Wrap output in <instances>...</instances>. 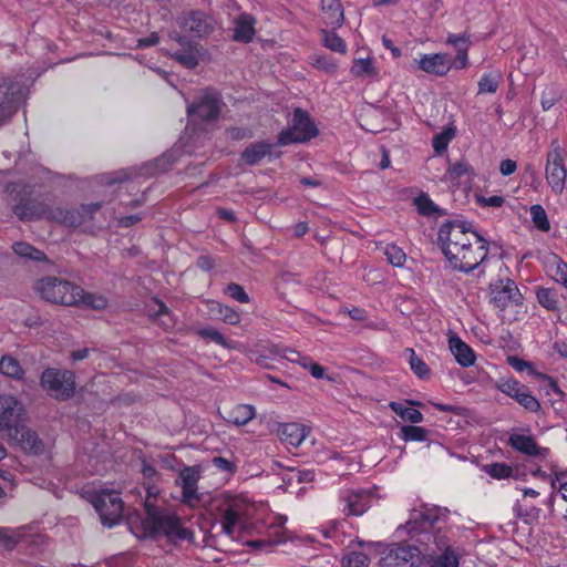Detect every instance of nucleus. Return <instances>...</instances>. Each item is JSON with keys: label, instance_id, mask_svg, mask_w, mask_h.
I'll return each mask as SVG.
<instances>
[{"label": "nucleus", "instance_id": "nucleus-1", "mask_svg": "<svg viewBox=\"0 0 567 567\" xmlns=\"http://www.w3.org/2000/svg\"><path fill=\"white\" fill-rule=\"evenodd\" d=\"M447 514V508L439 506L413 511L406 524L398 528V532L406 530L411 539L416 543L435 549V554L430 556L432 558L430 567H458V558L451 549L442 527L439 526L440 522H445Z\"/></svg>", "mask_w": 567, "mask_h": 567}, {"label": "nucleus", "instance_id": "nucleus-2", "mask_svg": "<svg viewBox=\"0 0 567 567\" xmlns=\"http://www.w3.org/2000/svg\"><path fill=\"white\" fill-rule=\"evenodd\" d=\"M144 507L146 516L142 520V526L145 537L156 538L164 535L168 542L174 544L182 540H193L194 533L182 525L176 514L161 511L148 499H146Z\"/></svg>", "mask_w": 567, "mask_h": 567}, {"label": "nucleus", "instance_id": "nucleus-3", "mask_svg": "<svg viewBox=\"0 0 567 567\" xmlns=\"http://www.w3.org/2000/svg\"><path fill=\"white\" fill-rule=\"evenodd\" d=\"M13 214L21 221L48 219L62 221L71 226H79L81 220L75 218L69 210L62 208H52L39 197H33L31 193L23 192L19 194V202L12 207Z\"/></svg>", "mask_w": 567, "mask_h": 567}, {"label": "nucleus", "instance_id": "nucleus-4", "mask_svg": "<svg viewBox=\"0 0 567 567\" xmlns=\"http://www.w3.org/2000/svg\"><path fill=\"white\" fill-rule=\"evenodd\" d=\"M472 238L465 244L452 246L444 254L451 266L458 271L471 272L487 257V240L477 233H473Z\"/></svg>", "mask_w": 567, "mask_h": 567}, {"label": "nucleus", "instance_id": "nucleus-5", "mask_svg": "<svg viewBox=\"0 0 567 567\" xmlns=\"http://www.w3.org/2000/svg\"><path fill=\"white\" fill-rule=\"evenodd\" d=\"M34 290L49 303L72 307L82 287L64 278L45 276L34 282Z\"/></svg>", "mask_w": 567, "mask_h": 567}, {"label": "nucleus", "instance_id": "nucleus-6", "mask_svg": "<svg viewBox=\"0 0 567 567\" xmlns=\"http://www.w3.org/2000/svg\"><path fill=\"white\" fill-rule=\"evenodd\" d=\"M413 544H392L388 546L382 553L381 567H414L416 561L422 556H433L435 554L434 548H427L426 545H421L414 539H411Z\"/></svg>", "mask_w": 567, "mask_h": 567}, {"label": "nucleus", "instance_id": "nucleus-7", "mask_svg": "<svg viewBox=\"0 0 567 567\" xmlns=\"http://www.w3.org/2000/svg\"><path fill=\"white\" fill-rule=\"evenodd\" d=\"M40 385L52 398L66 401L75 392V374L71 370L47 368L40 377Z\"/></svg>", "mask_w": 567, "mask_h": 567}, {"label": "nucleus", "instance_id": "nucleus-8", "mask_svg": "<svg viewBox=\"0 0 567 567\" xmlns=\"http://www.w3.org/2000/svg\"><path fill=\"white\" fill-rule=\"evenodd\" d=\"M318 128L307 111L296 109L292 116V125L282 130L278 135V145L305 143L318 135Z\"/></svg>", "mask_w": 567, "mask_h": 567}, {"label": "nucleus", "instance_id": "nucleus-9", "mask_svg": "<svg viewBox=\"0 0 567 567\" xmlns=\"http://www.w3.org/2000/svg\"><path fill=\"white\" fill-rule=\"evenodd\" d=\"M22 421H28L23 404L12 395H0V435L17 433Z\"/></svg>", "mask_w": 567, "mask_h": 567}, {"label": "nucleus", "instance_id": "nucleus-10", "mask_svg": "<svg viewBox=\"0 0 567 567\" xmlns=\"http://www.w3.org/2000/svg\"><path fill=\"white\" fill-rule=\"evenodd\" d=\"M221 105L220 93L213 89H206L188 104L187 114L205 122H212L219 117Z\"/></svg>", "mask_w": 567, "mask_h": 567}, {"label": "nucleus", "instance_id": "nucleus-11", "mask_svg": "<svg viewBox=\"0 0 567 567\" xmlns=\"http://www.w3.org/2000/svg\"><path fill=\"white\" fill-rule=\"evenodd\" d=\"M92 505L99 513L104 526L113 527L121 522L124 503L118 494L114 492H102L93 497Z\"/></svg>", "mask_w": 567, "mask_h": 567}, {"label": "nucleus", "instance_id": "nucleus-12", "mask_svg": "<svg viewBox=\"0 0 567 567\" xmlns=\"http://www.w3.org/2000/svg\"><path fill=\"white\" fill-rule=\"evenodd\" d=\"M216 509L220 515L221 533L234 539L235 527L246 514L244 501L226 495Z\"/></svg>", "mask_w": 567, "mask_h": 567}, {"label": "nucleus", "instance_id": "nucleus-13", "mask_svg": "<svg viewBox=\"0 0 567 567\" xmlns=\"http://www.w3.org/2000/svg\"><path fill=\"white\" fill-rule=\"evenodd\" d=\"M474 230L472 224L462 220H451L443 224L437 233V241L443 254L452 246L467 243L472 238Z\"/></svg>", "mask_w": 567, "mask_h": 567}, {"label": "nucleus", "instance_id": "nucleus-14", "mask_svg": "<svg viewBox=\"0 0 567 567\" xmlns=\"http://www.w3.org/2000/svg\"><path fill=\"white\" fill-rule=\"evenodd\" d=\"M488 290L491 303L501 310H505L509 305L518 306L523 303V295L512 279H499L492 282L489 284Z\"/></svg>", "mask_w": 567, "mask_h": 567}, {"label": "nucleus", "instance_id": "nucleus-15", "mask_svg": "<svg viewBox=\"0 0 567 567\" xmlns=\"http://www.w3.org/2000/svg\"><path fill=\"white\" fill-rule=\"evenodd\" d=\"M199 470L196 466H186L178 473L176 484L182 487V502L196 507L204 503V494L197 491Z\"/></svg>", "mask_w": 567, "mask_h": 567}, {"label": "nucleus", "instance_id": "nucleus-16", "mask_svg": "<svg viewBox=\"0 0 567 567\" xmlns=\"http://www.w3.org/2000/svg\"><path fill=\"white\" fill-rule=\"evenodd\" d=\"M21 86L9 79L0 80V126L17 113L20 104Z\"/></svg>", "mask_w": 567, "mask_h": 567}, {"label": "nucleus", "instance_id": "nucleus-17", "mask_svg": "<svg viewBox=\"0 0 567 567\" xmlns=\"http://www.w3.org/2000/svg\"><path fill=\"white\" fill-rule=\"evenodd\" d=\"M567 171L564 165L563 151L559 146H554L547 154L546 178L556 194L563 193Z\"/></svg>", "mask_w": 567, "mask_h": 567}, {"label": "nucleus", "instance_id": "nucleus-18", "mask_svg": "<svg viewBox=\"0 0 567 567\" xmlns=\"http://www.w3.org/2000/svg\"><path fill=\"white\" fill-rule=\"evenodd\" d=\"M497 388L529 412H538L542 408L539 401L530 393L528 388L514 379L502 380Z\"/></svg>", "mask_w": 567, "mask_h": 567}, {"label": "nucleus", "instance_id": "nucleus-19", "mask_svg": "<svg viewBox=\"0 0 567 567\" xmlns=\"http://www.w3.org/2000/svg\"><path fill=\"white\" fill-rule=\"evenodd\" d=\"M417 69L435 76H445L455 62L449 53L422 54L420 59H414Z\"/></svg>", "mask_w": 567, "mask_h": 567}, {"label": "nucleus", "instance_id": "nucleus-20", "mask_svg": "<svg viewBox=\"0 0 567 567\" xmlns=\"http://www.w3.org/2000/svg\"><path fill=\"white\" fill-rule=\"evenodd\" d=\"M179 27L198 38L209 35L214 31V20L200 10H192L179 18Z\"/></svg>", "mask_w": 567, "mask_h": 567}, {"label": "nucleus", "instance_id": "nucleus-21", "mask_svg": "<svg viewBox=\"0 0 567 567\" xmlns=\"http://www.w3.org/2000/svg\"><path fill=\"white\" fill-rule=\"evenodd\" d=\"M10 441L16 442L25 452L40 455L44 452L43 441L39 435L27 426V421H22L17 433H10L7 436Z\"/></svg>", "mask_w": 567, "mask_h": 567}, {"label": "nucleus", "instance_id": "nucleus-22", "mask_svg": "<svg viewBox=\"0 0 567 567\" xmlns=\"http://www.w3.org/2000/svg\"><path fill=\"white\" fill-rule=\"evenodd\" d=\"M508 444L516 451L540 460L546 458L549 455V449L540 447L537 445L535 439L530 435L524 434H511L508 437Z\"/></svg>", "mask_w": 567, "mask_h": 567}, {"label": "nucleus", "instance_id": "nucleus-23", "mask_svg": "<svg viewBox=\"0 0 567 567\" xmlns=\"http://www.w3.org/2000/svg\"><path fill=\"white\" fill-rule=\"evenodd\" d=\"M446 44L452 45L456 50V55L453 59L455 68L458 70L464 69L468 62V48L471 45L470 35L467 33H449Z\"/></svg>", "mask_w": 567, "mask_h": 567}, {"label": "nucleus", "instance_id": "nucleus-24", "mask_svg": "<svg viewBox=\"0 0 567 567\" xmlns=\"http://www.w3.org/2000/svg\"><path fill=\"white\" fill-rule=\"evenodd\" d=\"M321 11L327 25L337 29L343 24L344 13L340 0H321Z\"/></svg>", "mask_w": 567, "mask_h": 567}, {"label": "nucleus", "instance_id": "nucleus-25", "mask_svg": "<svg viewBox=\"0 0 567 567\" xmlns=\"http://www.w3.org/2000/svg\"><path fill=\"white\" fill-rule=\"evenodd\" d=\"M449 344L451 352L460 365L467 368L474 364L476 357L473 349L458 337H451L449 339Z\"/></svg>", "mask_w": 567, "mask_h": 567}, {"label": "nucleus", "instance_id": "nucleus-26", "mask_svg": "<svg viewBox=\"0 0 567 567\" xmlns=\"http://www.w3.org/2000/svg\"><path fill=\"white\" fill-rule=\"evenodd\" d=\"M256 20L248 13H243L235 22L233 39L237 42L249 43L255 35Z\"/></svg>", "mask_w": 567, "mask_h": 567}, {"label": "nucleus", "instance_id": "nucleus-27", "mask_svg": "<svg viewBox=\"0 0 567 567\" xmlns=\"http://www.w3.org/2000/svg\"><path fill=\"white\" fill-rule=\"evenodd\" d=\"M274 145L260 141L249 144L241 153V159L250 166L259 164L267 155L271 154Z\"/></svg>", "mask_w": 567, "mask_h": 567}, {"label": "nucleus", "instance_id": "nucleus-28", "mask_svg": "<svg viewBox=\"0 0 567 567\" xmlns=\"http://www.w3.org/2000/svg\"><path fill=\"white\" fill-rule=\"evenodd\" d=\"M256 416V409L250 404H236L226 412L225 421L236 426H244Z\"/></svg>", "mask_w": 567, "mask_h": 567}, {"label": "nucleus", "instance_id": "nucleus-29", "mask_svg": "<svg viewBox=\"0 0 567 567\" xmlns=\"http://www.w3.org/2000/svg\"><path fill=\"white\" fill-rule=\"evenodd\" d=\"M109 306V300L104 295L87 292L82 288V292L75 296V303L73 307H82L96 311L104 310Z\"/></svg>", "mask_w": 567, "mask_h": 567}, {"label": "nucleus", "instance_id": "nucleus-30", "mask_svg": "<svg viewBox=\"0 0 567 567\" xmlns=\"http://www.w3.org/2000/svg\"><path fill=\"white\" fill-rule=\"evenodd\" d=\"M279 435L282 442L297 447L303 442L307 432L303 425L291 422L281 425Z\"/></svg>", "mask_w": 567, "mask_h": 567}, {"label": "nucleus", "instance_id": "nucleus-31", "mask_svg": "<svg viewBox=\"0 0 567 567\" xmlns=\"http://www.w3.org/2000/svg\"><path fill=\"white\" fill-rule=\"evenodd\" d=\"M346 509L348 515H362L370 507L369 495L363 491L358 493H349L346 497Z\"/></svg>", "mask_w": 567, "mask_h": 567}, {"label": "nucleus", "instance_id": "nucleus-32", "mask_svg": "<svg viewBox=\"0 0 567 567\" xmlns=\"http://www.w3.org/2000/svg\"><path fill=\"white\" fill-rule=\"evenodd\" d=\"M12 250L14 254H17L19 257L31 259L34 261H43L48 264L49 266H52V262L48 259L45 254L32 245L24 243V241H17L12 245Z\"/></svg>", "mask_w": 567, "mask_h": 567}, {"label": "nucleus", "instance_id": "nucleus-33", "mask_svg": "<svg viewBox=\"0 0 567 567\" xmlns=\"http://www.w3.org/2000/svg\"><path fill=\"white\" fill-rule=\"evenodd\" d=\"M158 309L150 312V317L154 319L164 330L168 331L175 327V319L168 307L159 299H154Z\"/></svg>", "mask_w": 567, "mask_h": 567}, {"label": "nucleus", "instance_id": "nucleus-34", "mask_svg": "<svg viewBox=\"0 0 567 567\" xmlns=\"http://www.w3.org/2000/svg\"><path fill=\"white\" fill-rule=\"evenodd\" d=\"M485 473H487L491 477L495 480H503L513 477L515 480L520 478V474L518 470H514L511 465L506 463H492L484 466Z\"/></svg>", "mask_w": 567, "mask_h": 567}, {"label": "nucleus", "instance_id": "nucleus-35", "mask_svg": "<svg viewBox=\"0 0 567 567\" xmlns=\"http://www.w3.org/2000/svg\"><path fill=\"white\" fill-rule=\"evenodd\" d=\"M390 408L403 421L412 424H417L423 421V414L416 409L405 406L400 402H391Z\"/></svg>", "mask_w": 567, "mask_h": 567}, {"label": "nucleus", "instance_id": "nucleus-36", "mask_svg": "<svg viewBox=\"0 0 567 567\" xmlns=\"http://www.w3.org/2000/svg\"><path fill=\"white\" fill-rule=\"evenodd\" d=\"M417 212L423 216H433L435 214L442 216L445 214L443 209L434 204V202L426 194H421L414 199Z\"/></svg>", "mask_w": 567, "mask_h": 567}, {"label": "nucleus", "instance_id": "nucleus-37", "mask_svg": "<svg viewBox=\"0 0 567 567\" xmlns=\"http://www.w3.org/2000/svg\"><path fill=\"white\" fill-rule=\"evenodd\" d=\"M0 373L20 380L24 372L17 359L3 355L0 360Z\"/></svg>", "mask_w": 567, "mask_h": 567}, {"label": "nucleus", "instance_id": "nucleus-38", "mask_svg": "<svg viewBox=\"0 0 567 567\" xmlns=\"http://www.w3.org/2000/svg\"><path fill=\"white\" fill-rule=\"evenodd\" d=\"M538 302L547 310H558V293L554 288H538L536 291Z\"/></svg>", "mask_w": 567, "mask_h": 567}, {"label": "nucleus", "instance_id": "nucleus-39", "mask_svg": "<svg viewBox=\"0 0 567 567\" xmlns=\"http://www.w3.org/2000/svg\"><path fill=\"white\" fill-rule=\"evenodd\" d=\"M530 216H532V221H533L534 226L538 230H540L543 233H547L550 230V223H549L547 213L542 205H539V204L533 205L530 207Z\"/></svg>", "mask_w": 567, "mask_h": 567}, {"label": "nucleus", "instance_id": "nucleus-40", "mask_svg": "<svg viewBox=\"0 0 567 567\" xmlns=\"http://www.w3.org/2000/svg\"><path fill=\"white\" fill-rule=\"evenodd\" d=\"M322 42L326 48L331 51L344 54L347 52V44L342 38H340L333 31L322 30Z\"/></svg>", "mask_w": 567, "mask_h": 567}, {"label": "nucleus", "instance_id": "nucleus-41", "mask_svg": "<svg viewBox=\"0 0 567 567\" xmlns=\"http://www.w3.org/2000/svg\"><path fill=\"white\" fill-rule=\"evenodd\" d=\"M350 71H351L352 75L355 78H361L363 75L374 78L378 75V71L373 66L372 60L369 58L368 59H355L353 61V64H352Z\"/></svg>", "mask_w": 567, "mask_h": 567}, {"label": "nucleus", "instance_id": "nucleus-42", "mask_svg": "<svg viewBox=\"0 0 567 567\" xmlns=\"http://www.w3.org/2000/svg\"><path fill=\"white\" fill-rule=\"evenodd\" d=\"M409 352V363L411 370L416 374L420 379H429L431 377V370L427 364L415 354V351L412 348L406 349Z\"/></svg>", "mask_w": 567, "mask_h": 567}, {"label": "nucleus", "instance_id": "nucleus-43", "mask_svg": "<svg viewBox=\"0 0 567 567\" xmlns=\"http://www.w3.org/2000/svg\"><path fill=\"white\" fill-rule=\"evenodd\" d=\"M21 537V534L13 529L0 527V547L8 551H11L16 548V546L20 543Z\"/></svg>", "mask_w": 567, "mask_h": 567}, {"label": "nucleus", "instance_id": "nucleus-44", "mask_svg": "<svg viewBox=\"0 0 567 567\" xmlns=\"http://www.w3.org/2000/svg\"><path fill=\"white\" fill-rule=\"evenodd\" d=\"M402 439L405 442H424L427 440L429 431L422 426L403 425L401 427Z\"/></svg>", "mask_w": 567, "mask_h": 567}, {"label": "nucleus", "instance_id": "nucleus-45", "mask_svg": "<svg viewBox=\"0 0 567 567\" xmlns=\"http://www.w3.org/2000/svg\"><path fill=\"white\" fill-rule=\"evenodd\" d=\"M501 74L498 73H488L484 74L478 81V93H495L501 83Z\"/></svg>", "mask_w": 567, "mask_h": 567}, {"label": "nucleus", "instance_id": "nucleus-46", "mask_svg": "<svg viewBox=\"0 0 567 567\" xmlns=\"http://www.w3.org/2000/svg\"><path fill=\"white\" fill-rule=\"evenodd\" d=\"M369 564V556L361 551H351L341 560L342 567H368Z\"/></svg>", "mask_w": 567, "mask_h": 567}, {"label": "nucleus", "instance_id": "nucleus-47", "mask_svg": "<svg viewBox=\"0 0 567 567\" xmlns=\"http://www.w3.org/2000/svg\"><path fill=\"white\" fill-rule=\"evenodd\" d=\"M384 255L389 264L394 267H402L406 260L405 252L396 245H388L384 249Z\"/></svg>", "mask_w": 567, "mask_h": 567}, {"label": "nucleus", "instance_id": "nucleus-48", "mask_svg": "<svg viewBox=\"0 0 567 567\" xmlns=\"http://www.w3.org/2000/svg\"><path fill=\"white\" fill-rule=\"evenodd\" d=\"M197 334L203 339H208L224 348H230L227 339L214 328H202L197 330Z\"/></svg>", "mask_w": 567, "mask_h": 567}, {"label": "nucleus", "instance_id": "nucleus-49", "mask_svg": "<svg viewBox=\"0 0 567 567\" xmlns=\"http://www.w3.org/2000/svg\"><path fill=\"white\" fill-rule=\"evenodd\" d=\"M195 49L186 50L184 52H175L173 58L187 69H195L198 65V59L194 52Z\"/></svg>", "mask_w": 567, "mask_h": 567}, {"label": "nucleus", "instance_id": "nucleus-50", "mask_svg": "<svg viewBox=\"0 0 567 567\" xmlns=\"http://www.w3.org/2000/svg\"><path fill=\"white\" fill-rule=\"evenodd\" d=\"M514 512L516 514V517L520 518L525 524H532L533 522L537 520L540 508L537 507H530L526 511H523L519 502H516L514 505Z\"/></svg>", "mask_w": 567, "mask_h": 567}, {"label": "nucleus", "instance_id": "nucleus-51", "mask_svg": "<svg viewBox=\"0 0 567 567\" xmlns=\"http://www.w3.org/2000/svg\"><path fill=\"white\" fill-rule=\"evenodd\" d=\"M454 132L452 130H447L437 134L432 140V146L435 153L441 154L447 148L449 142L453 138Z\"/></svg>", "mask_w": 567, "mask_h": 567}, {"label": "nucleus", "instance_id": "nucleus-52", "mask_svg": "<svg viewBox=\"0 0 567 567\" xmlns=\"http://www.w3.org/2000/svg\"><path fill=\"white\" fill-rule=\"evenodd\" d=\"M447 173L452 179H457L464 175H472L473 168L468 163H466L464 161H460V162L452 164L449 167Z\"/></svg>", "mask_w": 567, "mask_h": 567}, {"label": "nucleus", "instance_id": "nucleus-53", "mask_svg": "<svg viewBox=\"0 0 567 567\" xmlns=\"http://www.w3.org/2000/svg\"><path fill=\"white\" fill-rule=\"evenodd\" d=\"M102 207V203H91L81 205V213L69 212L73 214L75 218H79L81 225L86 218L92 219V216L95 212H97Z\"/></svg>", "mask_w": 567, "mask_h": 567}, {"label": "nucleus", "instance_id": "nucleus-54", "mask_svg": "<svg viewBox=\"0 0 567 567\" xmlns=\"http://www.w3.org/2000/svg\"><path fill=\"white\" fill-rule=\"evenodd\" d=\"M217 312L229 324H237L239 322V315L230 307L217 303Z\"/></svg>", "mask_w": 567, "mask_h": 567}, {"label": "nucleus", "instance_id": "nucleus-55", "mask_svg": "<svg viewBox=\"0 0 567 567\" xmlns=\"http://www.w3.org/2000/svg\"><path fill=\"white\" fill-rule=\"evenodd\" d=\"M560 100V94L555 87L547 89L542 96V107L544 111H548Z\"/></svg>", "mask_w": 567, "mask_h": 567}, {"label": "nucleus", "instance_id": "nucleus-56", "mask_svg": "<svg viewBox=\"0 0 567 567\" xmlns=\"http://www.w3.org/2000/svg\"><path fill=\"white\" fill-rule=\"evenodd\" d=\"M226 292L235 300L239 301V302H243V303H246L249 301V297L248 295L246 293V291L244 290V288L238 285V284H235V282H230L227 288H226Z\"/></svg>", "mask_w": 567, "mask_h": 567}, {"label": "nucleus", "instance_id": "nucleus-57", "mask_svg": "<svg viewBox=\"0 0 567 567\" xmlns=\"http://www.w3.org/2000/svg\"><path fill=\"white\" fill-rule=\"evenodd\" d=\"M313 65L317 69L323 70L327 73H334L337 71V64L324 55H316Z\"/></svg>", "mask_w": 567, "mask_h": 567}, {"label": "nucleus", "instance_id": "nucleus-58", "mask_svg": "<svg viewBox=\"0 0 567 567\" xmlns=\"http://www.w3.org/2000/svg\"><path fill=\"white\" fill-rule=\"evenodd\" d=\"M477 203L483 207H501L505 203V198L498 195L489 197L478 196Z\"/></svg>", "mask_w": 567, "mask_h": 567}, {"label": "nucleus", "instance_id": "nucleus-59", "mask_svg": "<svg viewBox=\"0 0 567 567\" xmlns=\"http://www.w3.org/2000/svg\"><path fill=\"white\" fill-rule=\"evenodd\" d=\"M212 463L214 464L215 467H217L218 470H220L223 472L233 473V472H235V468H236V466L233 462H230L229 460L221 457V456H215L212 460Z\"/></svg>", "mask_w": 567, "mask_h": 567}, {"label": "nucleus", "instance_id": "nucleus-60", "mask_svg": "<svg viewBox=\"0 0 567 567\" xmlns=\"http://www.w3.org/2000/svg\"><path fill=\"white\" fill-rule=\"evenodd\" d=\"M159 37L157 32H152L148 37L137 39L136 49L154 47L158 43Z\"/></svg>", "mask_w": 567, "mask_h": 567}, {"label": "nucleus", "instance_id": "nucleus-61", "mask_svg": "<svg viewBox=\"0 0 567 567\" xmlns=\"http://www.w3.org/2000/svg\"><path fill=\"white\" fill-rule=\"evenodd\" d=\"M285 358H287L291 362H297V363L301 364L303 368H308L309 358L301 355L296 350H291V349L287 350Z\"/></svg>", "mask_w": 567, "mask_h": 567}, {"label": "nucleus", "instance_id": "nucleus-62", "mask_svg": "<svg viewBox=\"0 0 567 567\" xmlns=\"http://www.w3.org/2000/svg\"><path fill=\"white\" fill-rule=\"evenodd\" d=\"M517 168V164L513 159H503L499 164V172L504 176L512 175Z\"/></svg>", "mask_w": 567, "mask_h": 567}, {"label": "nucleus", "instance_id": "nucleus-63", "mask_svg": "<svg viewBox=\"0 0 567 567\" xmlns=\"http://www.w3.org/2000/svg\"><path fill=\"white\" fill-rule=\"evenodd\" d=\"M556 276L557 280L561 281L563 285L567 288V264L564 262L560 258H558L557 261Z\"/></svg>", "mask_w": 567, "mask_h": 567}, {"label": "nucleus", "instance_id": "nucleus-64", "mask_svg": "<svg viewBox=\"0 0 567 567\" xmlns=\"http://www.w3.org/2000/svg\"><path fill=\"white\" fill-rule=\"evenodd\" d=\"M196 265L198 268H200L204 271H209L214 268L215 261L214 259L208 255H202L197 258Z\"/></svg>", "mask_w": 567, "mask_h": 567}]
</instances>
